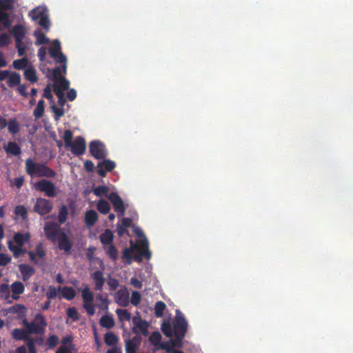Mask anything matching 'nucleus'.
I'll list each match as a JSON object with an SVG mask.
<instances>
[{
	"label": "nucleus",
	"instance_id": "b1692460",
	"mask_svg": "<svg viewBox=\"0 0 353 353\" xmlns=\"http://www.w3.org/2000/svg\"><path fill=\"white\" fill-rule=\"evenodd\" d=\"M10 290L12 293V298L14 300H17L19 298V295L23 293L25 287L22 282L14 281L11 284Z\"/></svg>",
	"mask_w": 353,
	"mask_h": 353
},
{
	"label": "nucleus",
	"instance_id": "774afa93",
	"mask_svg": "<svg viewBox=\"0 0 353 353\" xmlns=\"http://www.w3.org/2000/svg\"><path fill=\"white\" fill-rule=\"evenodd\" d=\"M54 92L58 97L59 104L63 107L65 105V101H66V100L64 97L63 93L61 90H59V89H57V88L54 89Z\"/></svg>",
	"mask_w": 353,
	"mask_h": 353
},
{
	"label": "nucleus",
	"instance_id": "2eb2a0df",
	"mask_svg": "<svg viewBox=\"0 0 353 353\" xmlns=\"http://www.w3.org/2000/svg\"><path fill=\"white\" fill-rule=\"evenodd\" d=\"M132 323L134 327L132 332L135 334L138 332V330L144 336L148 334V323L147 321L142 320L140 316H134L132 318Z\"/></svg>",
	"mask_w": 353,
	"mask_h": 353
},
{
	"label": "nucleus",
	"instance_id": "f257e3e1",
	"mask_svg": "<svg viewBox=\"0 0 353 353\" xmlns=\"http://www.w3.org/2000/svg\"><path fill=\"white\" fill-rule=\"evenodd\" d=\"M26 170L29 175L39 177L54 178L57 175L52 169L44 164L36 163L31 159H28L26 161Z\"/></svg>",
	"mask_w": 353,
	"mask_h": 353
},
{
	"label": "nucleus",
	"instance_id": "4d7b16f0",
	"mask_svg": "<svg viewBox=\"0 0 353 353\" xmlns=\"http://www.w3.org/2000/svg\"><path fill=\"white\" fill-rule=\"evenodd\" d=\"M141 294L138 291H133L132 292L130 303L134 306H137L139 305V303L141 302Z\"/></svg>",
	"mask_w": 353,
	"mask_h": 353
},
{
	"label": "nucleus",
	"instance_id": "cd10ccee",
	"mask_svg": "<svg viewBox=\"0 0 353 353\" xmlns=\"http://www.w3.org/2000/svg\"><path fill=\"white\" fill-rule=\"evenodd\" d=\"M8 248L12 252L14 258H19L29 252L26 248H23V246H15L12 241H8Z\"/></svg>",
	"mask_w": 353,
	"mask_h": 353
},
{
	"label": "nucleus",
	"instance_id": "39448f33",
	"mask_svg": "<svg viewBox=\"0 0 353 353\" xmlns=\"http://www.w3.org/2000/svg\"><path fill=\"white\" fill-rule=\"evenodd\" d=\"M14 10V0H0V23L6 28L11 26V20L8 11Z\"/></svg>",
	"mask_w": 353,
	"mask_h": 353
},
{
	"label": "nucleus",
	"instance_id": "2f4dec72",
	"mask_svg": "<svg viewBox=\"0 0 353 353\" xmlns=\"http://www.w3.org/2000/svg\"><path fill=\"white\" fill-rule=\"evenodd\" d=\"M113 239V234L110 229H106L99 236L100 241L103 246L112 244Z\"/></svg>",
	"mask_w": 353,
	"mask_h": 353
},
{
	"label": "nucleus",
	"instance_id": "5fc2aeb1",
	"mask_svg": "<svg viewBox=\"0 0 353 353\" xmlns=\"http://www.w3.org/2000/svg\"><path fill=\"white\" fill-rule=\"evenodd\" d=\"M61 287H59V288L57 289L54 286L50 285L48 290L46 294L48 299H50V300L54 299L57 296L58 292L61 291Z\"/></svg>",
	"mask_w": 353,
	"mask_h": 353
},
{
	"label": "nucleus",
	"instance_id": "58836bf2",
	"mask_svg": "<svg viewBox=\"0 0 353 353\" xmlns=\"http://www.w3.org/2000/svg\"><path fill=\"white\" fill-rule=\"evenodd\" d=\"M62 296L67 300H72L76 296V292L72 287L65 286L61 289Z\"/></svg>",
	"mask_w": 353,
	"mask_h": 353
},
{
	"label": "nucleus",
	"instance_id": "603ef678",
	"mask_svg": "<svg viewBox=\"0 0 353 353\" xmlns=\"http://www.w3.org/2000/svg\"><path fill=\"white\" fill-rule=\"evenodd\" d=\"M161 335L159 332H153L149 337V341L154 346H160Z\"/></svg>",
	"mask_w": 353,
	"mask_h": 353
},
{
	"label": "nucleus",
	"instance_id": "5701e85b",
	"mask_svg": "<svg viewBox=\"0 0 353 353\" xmlns=\"http://www.w3.org/2000/svg\"><path fill=\"white\" fill-rule=\"evenodd\" d=\"M26 33V29L22 25H15L12 28V34L14 38L15 43H19L23 42Z\"/></svg>",
	"mask_w": 353,
	"mask_h": 353
},
{
	"label": "nucleus",
	"instance_id": "4be33fe9",
	"mask_svg": "<svg viewBox=\"0 0 353 353\" xmlns=\"http://www.w3.org/2000/svg\"><path fill=\"white\" fill-rule=\"evenodd\" d=\"M30 234L29 232H15L13 235V241L16 243L15 246H23L25 243L30 241Z\"/></svg>",
	"mask_w": 353,
	"mask_h": 353
},
{
	"label": "nucleus",
	"instance_id": "6ab92c4d",
	"mask_svg": "<svg viewBox=\"0 0 353 353\" xmlns=\"http://www.w3.org/2000/svg\"><path fill=\"white\" fill-rule=\"evenodd\" d=\"M57 240L59 249L64 251L67 254L70 253L72 247V243L68 239L66 234L61 232Z\"/></svg>",
	"mask_w": 353,
	"mask_h": 353
},
{
	"label": "nucleus",
	"instance_id": "9d476101",
	"mask_svg": "<svg viewBox=\"0 0 353 353\" xmlns=\"http://www.w3.org/2000/svg\"><path fill=\"white\" fill-rule=\"evenodd\" d=\"M137 246V248L135 250L138 251V254L134 256V261L141 262L143 260V257L149 260L151 257V252L149 250V243L148 240L146 239L140 240Z\"/></svg>",
	"mask_w": 353,
	"mask_h": 353
},
{
	"label": "nucleus",
	"instance_id": "0eeeda50",
	"mask_svg": "<svg viewBox=\"0 0 353 353\" xmlns=\"http://www.w3.org/2000/svg\"><path fill=\"white\" fill-rule=\"evenodd\" d=\"M53 208V203L50 200L41 197L37 198L33 207V211L41 216L49 214Z\"/></svg>",
	"mask_w": 353,
	"mask_h": 353
},
{
	"label": "nucleus",
	"instance_id": "a211bd4d",
	"mask_svg": "<svg viewBox=\"0 0 353 353\" xmlns=\"http://www.w3.org/2000/svg\"><path fill=\"white\" fill-rule=\"evenodd\" d=\"M30 260L34 264H37V256L40 259H43L46 254L45 248L42 243H39L35 248L34 251H29L28 252Z\"/></svg>",
	"mask_w": 353,
	"mask_h": 353
},
{
	"label": "nucleus",
	"instance_id": "09e8293b",
	"mask_svg": "<svg viewBox=\"0 0 353 353\" xmlns=\"http://www.w3.org/2000/svg\"><path fill=\"white\" fill-rule=\"evenodd\" d=\"M68 214V208L66 205H63L60 208L59 211V214H58V221L60 225L63 224L66 221Z\"/></svg>",
	"mask_w": 353,
	"mask_h": 353
},
{
	"label": "nucleus",
	"instance_id": "c756f323",
	"mask_svg": "<svg viewBox=\"0 0 353 353\" xmlns=\"http://www.w3.org/2000/svg\"><path fill=\"white\" fill-rule=\"evenodd\" d=\"M98 220V214L94 210H88L85 215V223L87 226L91 227Z\"/></svg>",
	"mask_w": 353,
	"mask_h": 353
},
{
	"label": "nucleus",
	"instance_id": "7c9ffc66",
	"mask_svg": "<svg viewBox=\"0 0 353 353\" xmlns=\"http://www.w3.org/2000/svg\"><path fill=\"white\" fill-rule=\"evenodd\" d=\"M23 74L25 79L32 83H36L38 80L36 70L32 65H30L26 69H25Z\"/></svg>",
	"mask_w": 353,
	"mask_h": 353
},
{
	"label": "nucleus",
	"instance_id": "bf43d9fd",
	"mask_svg": "<svg viewBox=\"0 0 353 353\" xmlns=\"http://www.w3.org/2000/svg\"><path fill=\"white\" fill-rule=\"evenodd\" d=\"M14 213L17 216H20L23 219H26L28 217L26 208L21 205H17L14 209Z\"/></svg>",
	"mask_w": 353,
	"mask_h": 353
},
{
	"label": "nucleus",
	"instance_id": "a19ab883",
	"mask_svg": "<svg viewBox=\"0 0 353 353\" xmlns=\"http://www.w3.org/2000/svg\"><path fill=\"white\" fill-rule=\"evenodd\" d=\"M104 341L108 346H113L119 341V337L112 332H107L104 336Z\"/></svg>",
	"mask_w": 353,
	"mask_h": 353
},
{
	"label": "nucleus",
	"instance_id": "e2e57ef3",
	"mask_svg": "<svg viewBox=\"0 0 353 353\" xmlns=\"http://www.w3.org/2000/svg\"><path fill=\"white\" fill-rule=\"evenodd\" d=\"M137 346L132 340H128L125 343V352L126 353H136Z\"/></svg>",
	"mask_w": 353,
	"mask_h": 353
},
{
	"label": "nucleus",
	"instance_id": "c9c22d12",
	"mask_svg": "<svg viewBox=\"0 0 353 353\" xmlns=\"http://www.w3.org/2000/svg\"><path fill=\"white\" fill-rule=\"evenodd\" d=\"M26 346L21 345L17 347L14 353H37L36 347H33L31 341L26 343Z\"/></svg>",
	"mask_w": 353,
	"mask_h": 353
},
{
	"label": "nucleus",
	"instance_id": "6e6552de",
	"mask_svg": "<svg viewBox=\"0 0 353 353\" xmlns=\"http://www.w3.org/2000/svg\"><path fill=\"white\" fill-rule=\"evenodd\" d=\"M34 188L36 190L44 192L48 197L57 196L56 187L51 181L41 179L35 183Z\"/></svg>",
	"mask_w": 353,
	"mask_h": 353
},
{
	"label": "nucleus",
	"instance_id": "680f3d73",
	"mask_svg": "<svg viewBox=\"0 0 353 353\" xmlns=\"http://www.w3.org/2000/svg\"><path fill=\"white\" fill-rule=\"evenodd\" d=\"M59 343V337L56 335H50L46 340V345L49 348L53 349Z\"/></svg>",
	"mask_w": 353,
	"mask_h": 353
},
{
	"label": "nucleus",
	"instance_id": "052dcab7",
	"mask_svg": "<svg viewBox=\"0 0 353 353\" xmlns=\"http://www.w3.org/2000/svg\"><path fill=\"white\" fill-rule=\"evenodd\" d=\"M67 315L71 318L74 321H77L79 319V314L77 310L74 307H70L67 309Z\"/></svg>",
	"mask_w": 353,
	"mask_h": 353
},
{
	"label": "nucleus",
	"instance_id": "49530a36",
	"mask_svg": "<svg viewBox=\"0 0 353 353\" xmlns=\"http://www.w3.org/2000/svg\"><path fill=\"white\" fill-rule=\"evenodd\" d=\"M108 246L105 248L104 246V250H105V253L109 256V257L112 261H116L118 259V250L116 247L113 244L108 245Z\"/></svg>",
	"mask_w": 353,
	"mask_h": 353
},
{
	"label": "nucleus",
	"instance_id": "ea45409f",
	"mask_svg": "<svg viewBox=\"0 0 353 353\" xmlns=\"http://www.w3.org/2000/svg\"><path fill=\"white\" fill-rule=\"evenodd\" d=\"M33 34L37 39L35 45L39 46L49 43L50 39L40 30L34 31Z\"/></svg>",
	"mask_w": 353,
	"mask_h": 353
},
{
	"label": "nucleus",
	"instance_id": "aec40b11",
	"mask_svg": "<svg viewBox=\"0 0 353 353\" xmlns=\"http://www.w3.org/2000/svg\"><path fill=\"white\" fill-rule=\"evenodd\" d=\"M90 276L94 283V290L102 291L105 281L103 272L101 270H96L91 274Z\"/></svg>",
	"mask_w": 353,
	"mask_h": 353
},
{
	"label": "nucleus",
	"instance_id": "20e7f679",
	"mask_svg": "<svg viewBox=\"0 0 353 353\" xmlns=\"http://www.w3.org/2000/svg\"><path fill=\"white\" fill-rule=\"evenodd\" d=\"M187 329V321L183 314L179 310H176V315L173 322V331L176 341H181L186 334Z\"/></svg>",
	"mask_w": 353,
	"mask_h": 353
},
{
	"label": "nucleus",
	"instance_id": "6e6d98bb",
	"mask_svg": "<svg viewBox=\"0 0 353 353\" xmlns=\"http://www.w3.org/2000/svg\"><path fill=\"white\" fill-rule=\"evenodd\" d=\"M73 134L70 130H65L63 136L65 148H68L72 142Z\"/></svg>",
	"mask_w": 353,
	"mask_h": 353
},
{
	"label": "nucleus",
	"instance_id": "4468645a",
	"mask_svg": "<svg viewBox=\"0 0 353 353\" xmlns=\"http://www.w3.org/2000/svg\"><path fill=\"white\" fill-rule=\"evenodd\" d=\"M108 198L112 203L114 211L119 215L123 216L126 208L120 196L117 192H111Z\"/></svg>",
	"mask_w": 353,
	"mask_h": 353
},
{
	"label": "nucleus",
	"instance_id": "ddd939ff",
	"mask_svg": "<svg viewBox=\"0 0 353 353\" xmlns=\"http://www.w3.org/2000/svg\"><path fill=\"white\" fill-rule=\"evenodd\" d=\"M71 152L76 156L83 155L86 150V143L85 139L81 136L77 137L69 147Z\"/></svg>",
	"mask_w": 353,
	"mask_h": 353
},
{
	"label": "nucleus",
	"instance_id": "c03bdc74",
	"mask_svg": "<svg viewBox=\"0 0 353 353\" xmlns=\"http://www.w3.org/2000/svg\"><path fill=\"white\" fill-rule=\"evenodd\" d=\"M45 110V101L41 99L38 101L37 105L34 110L33 114L36 119H40L42 117Z\"/></svg>",
	"mask_w": 353,
	"mask_h": 353
},
{
	"label": "nucleus",
	"instance_id": "8fccbe9b",
	"mask_svg": "<svg viewBox=\"0 0 353 353\" xmlns=\"http://www.w3.org/2000/svg\"><path fill=\"white\" fill-rule=\"evenodd\" d=\"M166 307V305L164 302L159 301L155 303L154 305V314L157 317H162L163 312Z\"/></svg>",
	"mask_w": 353,
	"mask_h": 353
},
{
	"label": "nucleus",
	"instance_id": "7ed1b4c3",
	"mask_svg": "<svg viewBox=\"0 0 353 353\" xmlns=\"http://www.w3.org/2000/svg\"><path fill=\"white\" fill-rule=\"evenodd\" d=\"M29 16L33 21H38L39 26H42L46 32L49 31L50 23L48 10L46 8L37 7L34 8L29 13Z\"/></svg>",
	"mask_w": 353,
	"mask_h": 353
},
{
	"label": "nucleus",
	"instance_id": "c85d7f7f",
	"mask_svg": "<svg viewBox=\"0 0 353 353\" xmlns=\"http://www.w3.org/2000/svg\"><path fill=\"white\" fill-rule=\"evenodd\" d=\"M4 150L8 154L18 156L21 153V147L13 141H9L7 145L4 146Z\"/></svg>",
	"mask_w": 353,
	"mask_h": 353
},
{
	"label": "nucleus",
	"instance_id": "37998d69",
	"mask_svg": "<svg viewBox=\"0 0 353 353\" xmlns=\"http://www.w3.org/2000/svg\"><path fill=\"white\" fill-rule=\"evenodd\" d=\"M176 346V343L174 340L170 339L168 341L161 343L160 344L159 348L165 350L168 353H174L176 350L174 349Z\"/></svg>",
	"mask_w": 353,
	"mask_h": 353
},
{
	"label": "nucleus",
	"instance_id": "69168bd1",
	"mask_svg": "<svg viewBox=\"0 0 353 353\" xmlns=\"http://www.w3.org/2000/svg\"><path fill=\"white\" fill-rule=\"evenodd\" d=\"M12 258L8 254L0 253V266H6L11 262Z\"/></svg>",
	"mask_w": 353,
	"mask_h": 353
},
{
	"label": "nucleus",
	"instance_id": "864d4df0",
	"mask_svg": "<svg viewBox=\"0 0 353 353\" xmlns=\"http://www.w3.org/2000/svg\"><path fill=\"white\" fill-rule=\"evenodd\" d=\"M161 329L164 335L168 337L172 336L174 333L173 329L169 322H163Z\"/></svg>",
	"mask_w": 353,
	"mask_h": 353
},
{
	"label": "nucleus",
	"instance_id": "13d9d810",
	"mask_svg": "<svg viewBox=\"0 0 353 353\" xmlns=\"http://www.w3.org/2000/svg\"><path fill=\"white\" fill-rule=\"evenodd\" d=\"M108 191L109 188L108 186L99 185L94 189V194L98 196L101 195H105L108 196V195H107V194L108 193Z\"/></svg>",
	"mask_w": 353,
	"mask_h": 353
},
{
	"label": "nucleus",
	"instance_id": "3c124183",
	"mask_svg": "<svg viewBox=\"0 0 353 353\" xmlns=\"http://www.w3.org/2000/svg\"><path fill=\"white\" fill-rule=\"evenodd\" d=\"M116 314L120 321H129L131 319V314L125 309H117Z\"/></svg>",
	"mask_w": 353,
	"mask_h": 353
},
{
	"label": "nucleus",
	"instance_id": "412c9836",
	"mask_svg": "<svg viewBox=\"0 0 353 353\" xmlns=\"http://www.w3.org/2000/svg\"><path fill=\"white\" fill-rule=\"evenodd\" d=\"M10 313L17 314V319L22 320L27 319V308L22 304H16L8 309Z\"/></svg>",
	"mask_w": 353,
	"mask_h": 353
},
{
	"label": "nucleus",
	"instance_id": "a18cd8bd",
	"mask_svg": "<svg viewBox=\"0 0 353 353\" xmlns=\"http://www.w3.org/2000/svg\"><path fill=\"white\" fill-rule=\"evenodd\" d=\"M97 207V210L103 214H107L110 210V205L109 203L103 199L99 201Z\"/></svg>",
	"mask_w": 353,
	"mask_h": 353
},
{
	"label": "nucleus",
	"instance_id": "72a5a7b5",
	"mask_svg": "<svg viewBox=\"0 0 353 353\" xmlns=\"http://www.w3.org/2000/svg\"><path fill=\"white\" fill-rule=\"evenodd\" d=\"M54 90L57 88L62 92L63 91L69 90L70 82L64 77H60L58 80H54Z\"/></svg>",
	"mask_w": 353,
	"mask_h": 353
},
{
	"label": "nucleus",
	"instance_id": "79ce46f5",
	"mask_svg": "<svg viewBox=\"0 0 353 353\" xmlns=\"http://www.w3.org/2000/svg\"><path fill=\"white\" fill-rule=\"evenodd\" d=\"M29 61L28 58L23 57L19 59H16L13 61L12 65L16 70H25L28 68Z\"/></svg>",
	"mask_w": 353,
	"mask_h": 353
},
{
	"label": "nucleus",
	"instance_id": "de8ad7c7",
	"mask_svg": "<svg viewBox=\"0 0 353 353\" xmlns=\"http://www.w3.org/2000/svg\"><path fill=\"white\" fill-rule=\"evenodd\" d=\"M97 300L101 303L98 305V307L101 310H108L110 304V301L107 296H103L101 294H97L96 296Z\"/></svg>",
	"mask_w": 353,
	"mask_h": 353
},
{
	"label": "nucleus",
	"instance_id": "1a4fd4ad",
	"mask_svg": "<svg viewBox=\"0 0 353 353\" xmlns=\"http://www.w3.org/2000/svg\"><path fill=\"white\" fill-rule=\"evenodd\" d=\"M49 54L57 63L67 62L66 57L61 52V43L59 40H54L49 48Z\"/></svg>",
	"mask_w": 353,
	"mask_h": 353
},
{
	"label": "nucleus",
	"instance_id": "338daca9",
	"mask_svg": "<svg viewBox=\"0 0 353 353\" xmlns=\"http://www.w3.org/2000/svg\"><path fill=\"white\" fill-rule=\"evenodd\" d=\"M10 42V38L6 33H2L0 34V46H6Z\"/></svg>",
	"mask_w": 353,
	"mask_h": 353
},
{
	"label": "nucleus",
	"instance_id": "4c0bfd02",
	"mask_svg": "<svg viewBox=\"0 0 353 353\" xmlns=\"http://www.w3.org/2000/svg\"><path fill=\"white\" fill-rule=\"evenodd\" d=\"M62 65L61 66L55 67L52 70V75L53 77L54 80H58V79L61 77V74L62 73L65 74L67 70V62L61 63Z\"/></svg>",
	"mask_w": 353,
	"mask_h": 353
},
{
	"label": "nucleus",
	"instance_id": "9b49d317",
	"mask_svg": "<svg viewBox=\"0 0 353 353\" xmlns=\"http://www.w3.org/2000/svg\"><path fill=\"white\" fill-rule=\"evenodd\" d=\"M89 148L90 154L97 159H103L107 156L104 144L99 140L92 141Z\"/></svg>",
	"mask_w": 353,
	"mask_h": 353
},
{
	"label": "nucleus",
	"instance_id": "f3484780",
	"mask_svg": "<svg viewBox=\"0 0 353 353\" xmlns=\"http://www.w3.org/2000/svg\"><path fill=\"white\" fill-rule=\"evenodd\" d=\"M115 167L116 164L114 161L109 159L103 160L98 163L97 172L101 177H105L106 176V172L112 171Z\"/></svg>",
	"mask_w": 353,
	"mask_h": 353
},
{
	"label": "nucleus",
	"instance_id": "bb28decb",
	"mask_svg": "<svg viewBox=\"0 0 353 353\" xmlns=\"http://www.w3.org/2000/svg\"><path fill=\"white\" fill-rule=\"evenodd\" d=\"M137 248V245H134L132 243V241H130V248H125L123 250V254H122V259L123 260V262L125 264L130 265L132 263V253Z\"/></svg>",
	"mask_w": 353,
	"mask_h": 353
},
{
	"label": "nucleus",
	"instance_id": "e433bc0d",
	"mask_svg": "<svg viewBox=\"0 0 353 353\" xmlns=\"http://www.w3.org/2000/svg\"><path fill=\"white\" fill-rule=\"evenodd\" d=\"M100 325L107 329H111L115 325L114 319L111 316L103 315L100 319Z\"/></svg>",
	"mask_w": 353,
	"mask_h": 353
},
{
	"label": "nucleus",
	"instance_id": "a878e982",
	"mask_svg": "<svg viewBox=\"0 0 353 353\" xmlns=\"http://www.w3.org/2000/svg\"><path fill=\"white\" fill-rule=\"evenodd\" d=\"M12 338L17 341H23L26 343H28L30 335L27 331V329H21V328H15L13 330L12 332Z\"/></svg>",
	"mask_w": 353,
	"mask_h": 353
},
{
	"label": "nucleus",
	"instance_id": "f03ea898",
	"mask_svg": "<svg viewBox=\"0 0 353 353\" xmlns=\"http://www.w3.org/2000/svg\"><path fill=\"white\" fill-rule=\"evenodd\" d=\"M22 325L27 329V331L30 334L43 335L47 326V322L45 317L41 314H37L34 320L29 322L27 319H24L21 322Z\"/></svg>",
	"mask_w": 353,
	"mask_h": 353
},
{
	"label": "nucleus",
	"instance_id": "393cba45",
	"mask_svg": "<svg viewBox=\"0 0 353 353\" xmlns=\"http://www.w3.org/2000/svg\"><path fill=\"white\" fill-rule=\"evenodd\" d=\"M19 269L24 281L29 280L35 272L34 268L28 264H21L19 265Z\"/></svg>",
	"mask_w": 353,
	"mask_h": 353
},
{
	"label": "nucleus",
	"instance_id": "423d86ee",
	"mask_svg": "<svg viewBox=\"0 0 353 353\" xmlns=\"http://www.w3.org/2000/svg\"><path fill=\"white\" fill-rule=\"evenodd\" d=\"M81 298L83 300V307L85 310L86 312L90 316H93L95 314V305L93 303L94 294L90 290L88 285L81 290Z\"/></svg>",
	"mask_w": 353,
	"mask_h": 353
},
{
	"label": "nucleus",
	"instance_id": "dca6fc26",
	"mask_svg": "<svg viewBox=\"0 0 353 353\" xmlns=\"http://www.w3.org/2000/svg\"><path fill=\"white\" fill-rule=\"evenodd\" d=\"M115 302L121 307H127L130 304L129 292L126 288L118 290L114 294Z\"/></svg>",
	"mask_w": 353,
	"mask_h": 353
},
{
	"label": "nucleus",
	"instance_id": "0e129e2a",
	"mask_svg": "<svg viewBox=\"0 0 353 353\" xmlns=\"http://www.w3.org/2000/svg\"><path fill=\"white\" fill-rule=\"evenodd\" d=\"M52 109L54 113V119L59 120L61 117L64 115V110L63 108H58L55 105H52Z\"/></svg>",
	"mask_w": 353,
	"mask_h": 353
},
{
	"label": "nucleus",
	"instance_id": "f8f14e48",
	"mask_svg": "<svg viewBox=\"0 0 353 353\" xmlns=\"http://www.w3.org/2000/svg\"><path fill=\"white\" fill-rule=\"evenodd\" d=\"M45 235L47 239L55 243L61 233L57 223L54 222L46 223L43 228Z\"/></svg>",
	"mask_w": 353,
	"mask_h": 353
},
{
	"label": "nucleus",
	"instance_id": "473e14b6",
	"mask_svg": "<svg viewBox=\"0 0 353 353\" xmlns=\"http://www.w3.org/2000/svg\"><path fill=\"white\" fill-rule=\"evenodd\" d=\"M21 80V75L19 73L16 72H11L8 75L7 84L10 88H14V86L20 84Z\"/></svg>",
	"mask_w": 353,
	"mask_h": 353
},
{
	"label": "nucleus",
	"instance_id": "f704fd0d",
	"mask_svg": "<svg viewBox=\"0 0 353 353\" xmlns=\"http://www.w3.org/2000/svg\"><path fill=\"white\" fill-rule=\"evenodd\" d=\"M7 127L9 133L11 134H16L19 132L20 125L15 118H11L7 121Z\"/></svg>",
	"mask_w": 353,
	"mask_h": 353
}]
</instances>
